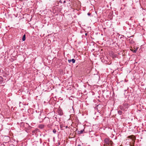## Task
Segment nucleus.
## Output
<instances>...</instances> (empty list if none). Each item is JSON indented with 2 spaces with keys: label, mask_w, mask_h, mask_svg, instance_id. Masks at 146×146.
<instances>
[{
  "label": "nucleus",
  "mask_w": 146,
  "mask_h": 146,
  "mask_svg": "<svg viewBox=\"0 0 146 146\" xmlns=\"http://www.w3.org/2000/svg\"><path fill=\"white\" fill-rule=\"evenodd\" d=\"M130 105L127 102L123 103L122 105L119 106V108L122 110L126 111Z\"/></svg>",
  "instance_id": "obj_1"
},
{
  "label": "nucleus",
  "mask_w": 146,
  "mask_h": 146,
  "mask_svg": "<svg viewBox=\"0 0 146 146\" xmlns=\"http://www.w3.org/2000/svg\"><path fill=\"white\" fill-rule=\"evenodd\" d=\"M104 141L107 146L110 145L111 146L112 145L113 142L111 141H110L109 139L106 138L104 139Z\"/></svg>",
  "instance_id": "obj_2"
},
{
  "label": "nucleus",
  "mask_w": 146,
  "mask_h": 146,
  "mask_svg": "<svg viewBox=\"0 0 146 146\" xmlns=\"http://www.w3.org/2000/svg\"><path fill=\"white\" fill-rule=\"evenodd\" d=\"M43 121L46 124H49L50 123L49 118L46 117H45L43 120Z\"/></svg>",
  "instance_id": "obj_3"
},
{
  "label": "nucleus",
  "mask_w": 146,
  "mask_h": 146,
  "mask_svg": "<svg viewBox=\"0 0 146 146\" xmlns=\"http://www.w3.org/2000/svg\"><path fill=\"white\" fill-rule=\"evenodd\" d=\"M3 82V78L1 76H0V84H2Z\"/></svg>",
  "instance_id": "obj_4"
},
{
  "label": "nucleus",
  "mask_w": 146,
  "mask_h": 146,
  "mask_svg": "<svg viewBox=\"0 0 146 146\" xmlns=\"http://www.w3.org/2000/svg\"><path fill=\"white\" fill-rule=\"evenodd\" d=\"M26 39V35H23L22 38V40L23 41H24Z\"/></svg>",
  "instance_id": "obj_5"
},
{
  "label": "nucleus",
  "mask_w": 146,
  "mask_h": 146,
  "mask_svg": "<svg viewBox=\"0 0 146 146\" xmlns=\"http://www.w3.org/2000/svg\"><path fill=\"white\" fill-rule=\"evenodd\" d=\"M122 113V111L121 110H119L118 111V113L119 115H121Z\"/></svg>",
  "instance_id": "obj_6"
},
{
  "label": "nucleus",
  "mask_w": 146,
  "mask_h": 146,
  "mask_svg": "<svg viewBox=\"0 0 146 146\" xmlns=\"http://www.w3.org/2000/svg\"><path fill=\"white\" fill-rule=\"evenodd\" d=\"M84 131V129L83 130H81L79 131V132H78L79 133V134H82V133H83V131Z\"/></svg>",
  "instance_id": "obj_7"
},
{
  "label": "nucleus",
  "mask_w": 146,
  "mask_h": 146,
  "mask_svg": "<svg viewBox=\"0 0 146 146\" xmlns=\"http://www.w3.org/2000/svg\"><path fill=\"white\" fill-rule=\"evenodd\" d=\"M75 60L74 59H71V62H72L73 63H74L75 62Z\"/></svg>",
  "instance_id": "obj_8"
},
{
  "label": "nucleus",
  "mask_w": 146,
  "mask_h": 146,
  "mask_svg": "<svg viewBox=\"0 0 146 146\" xmlns=\"http://www.w3.org/2000/svg\"><path fill=\"white\" fill-rule=\"evenodd\" d=\"M56 130L55 129H54L53 131V132L54 133H56Z\"/></svg>",
  "instance_id": "obj_9"
},
{
  "label": "nucleus",
  "mask_w": 146,
  "mask_h": 146,
  "mask_svg": "<svg viewBox=\"0 0 146 146\" xmlns=\"http://www.w3.org/2000/svg\"><path fill=\"white\" fill-rule=\"evenodd\" d=\"M137 50H135L133 51V52L134 53H136L137 52Z\"/></svg>",
  "instance_id": "obj_10"
},
{
  "label": "nucleus",
  "mask_w": 146,
  "mask_h": 146,
  "mask_svg": "<svg viewBox=\"0 0 146 146\" xmlns=\"http://www.w3.org/2000/svg\"><path fill=\"white\" fill-rule=\"evenodd\" d=\"M68 62L69 63L71 62V59L68 60Z\"/></svg>",
  "instance_id": "obj_11"
},
{
  "label": "nucleus",
  "mask_w": 146,
  "mask_h": 146,
  "mask_svg": "<svg viewBox=\"0 0 146 146\" xmlns=\"http://www.w3.org/2000/svg\"><path fill=\"white\" fill-rule=\"evenodd\" d=\"M90 15H91V14H90V13H88V15L90 16Z\"/></svg>",
  "instance_id": "obj_12"
},
{
  "label": "nucleus",
  "mask_w": 146,
  "mask_h": 146,
  "mask_svg": "<svg viewBox=\"0 0 146 146\" xmlns=\"http://www.w3.org/2000/svg\"><path fill=\"white\" fill-rule=\"evenodd\" d=\"M66 3V1H64L63 2V3Z\"/></svg>",
  "instance_id": "obj_13"
},
{
  "label": "nucleus",
  "mask_w": 146,
  "mask_h": 146,
  "mask_svg": "<svg viewBox=\"0 0 146 146\" xmlns=\"http://www.w3.org/2000/svg\"><path fill=\"white\" fill-rule=\"evenodd\" d=\"M78 146H81V145H80V144H79L78 145Z\"/></svg>",
  "instance_id": "obj_14"
},
{
  "label": "nucleus",
  "mask_w": 146,
  "mask_h": 146,
  "mask_svg": "<svg viewBox=\"0 0 146 146\" xmlns=\"http://www.w3.org/2000/svg\"><path fill=\"white\" fill-rule=\"evenodd\" d=\"M87 35V33H86L85 34V35L86 36Z\"/></svg>",
  "instance_id": "obj_15"
},
{
  "label": "nucleus",
  "mask_w": 146,
  "mask_h": 146,
  "mask_svg": "<svg viewBox=\"0 0 146 146\" xmlns=\"http://www.w3.org/2000/svg\"><path fill=\"white\" fill-rule=\"evenodd\" d=\"M135 141H133V144H134V143H135Z\"/></svg>",
  "instance_id": "obj_16"
}]
</instances>
